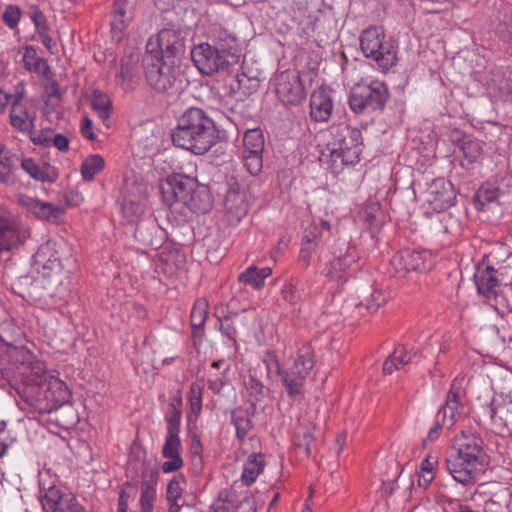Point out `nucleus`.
I'll return each instance as SVG.
<instances>
[{"label": "nucleus", "mask_w": 512, "mask_h": 512, "mask_svg": "<svg viewBox=\"0 0 512 512\" xmlns=\"http://www.w3.org/2000/svg\"><path fill=\"white\" fill-rule=\"evenodd\" d=\"M243 152H263L264 136L260 128L248 129L243 138Z\"/></svg>", "instance_id": "3c124183"}, {"label": "nucleus", "mask_w": 512, "mask_h": 512, "mask_svg": "<svg viewBox=\"0 0 512 512\" xmlns=\"http://www.w3.org/2000/svg\"><path fill=\"white\" fill-rule=\"evenodd\" d=\"M33 265L42 276L43 288L50 297L55 296L67 276L61 259L56 252L52 253L48 243L34 254Z\"/></svg>", "instance_id": "0eeeda50"}, {"label": "nucleus", "mask_w": 512, "mask_h": 512, "mask_svg": "<svg viewBox=\"0 0 512 512\" xmlns=\"http://www.w3.org/2000/svg\"><path fill=\"white\" fill-rule=\"evenodd\" d=\"M496 274L505 285L512 284V261L507 259L498 268H495Z\"/></svg>", "instance_id": "774afa93"}, {"label": "nucleus", "mask_w": 512, "mask_h": 512, "mask_svg": "<svg viewBox=\"0 0 512 512\" xmlns=\"http://www.w3.org/2000/svg\"><path fill=\"white\" fill-rule=\"evenodd\" d=\"M105 167V161L98 154H91L81 164V175L84 180L92 181L95 175L100 173Z\"/></svg>", "instance_id": "8fccbe9b"}, {"label": "nucleus", "mask_w": 512, "mask_h": 512, "mask_svg": "<svg viewBox=\"0 0 512 512\" xmlns=\"http://www.w3.org/2000/svg\"><path fill=\"white\" fill-rule=\"evenodd\" d=\"M182 417V398L176 395L171 398L167 412L165 414V421L167 423V431L180 432V423Z\"/></svg>", "instance_id": "de8ad7c7"}, {"label": "nucleus", "mask_w": 512, "mask_h": 512, "mask_svg": "<svg viewBox=\"0 0 512 512\" xmlns=\"http://www.w3.org/2000/svg\"><path fill=\"white\" fill-rule=\"evenodd\" d=\"M186 255L178 248H165L160 253V269L168 277H176L186 268Z\"/></svg>", "instance_id": "cd10ccee"}, {"label": "nucleus", "mask_w": 512, "mask_h": 512, "mask_svg": "<svg viewBox=\"0 0 512 512\" xmlns=\"http://www.w3.org/2000/svg\"><path fill=\"white\" fill-rule=\"evenodd\" d=\"M143 210V205L134 201H128V204L123 207L124 214L127 215L130 224L140 221L139 216L143 213Z\"/></svg>", "instance_id": "338daca9"}, {"label": "nucleus", "mask_w": 512, "mask_h": 512, "mask_svg": "<svg viewBox=\"0 0 512 512\" xmlns=\"http://www.w3.org/2000/svg\"><path fill=\"white\" fill-rule=\"evenodd\" d=\"M179 433L180 432L167 431L165 443L162 448V455L169 460L162 464L164 473L177 471L183 466V459L181 457L182 445Z\"/></svg>", "instance_id": "393cba45"}, {"label": "nucleus", "mask_w": 512, "mask_h": 512, "mask_svg": "<svg viewBox=\"0 0 512 512\" xmlns=\"http://www.w3.org/2000/svg\"><path fill=\"white\" fill-rule=\"evenodd\" d=\"M412 362V355L407 352L405 346L395 348L393 353L383 363V373L390 375Z\"/></svg>", "instance_id": "c03bdc74"}, {"label": "nucleus", "mask_w": 512, "mask_h": 512, "mask_svg": "<svg viewBox=\"0 0 512 512\" xmlns=\"http://www.w3.org/2000/svg\"><path fill=\"white\" fill-rule=\"evenodd\" d=\"M134 77L135 69L128 63L126 64L122 62L120 66V71L116 76V81L124 91H128L133 88Z\"/></svg>", "instance_id": "4d7b16f0"}, {"label": "nucleus", "mask_w": 512, "mask_h": 512, "mask_svg": "<svg viewBox=\"0 0 512 512\" xmlns=\"http://www.w3.org/2000/svg\"><path fill=\"white\" fill-rule=\"evenodd\" d=\"M491 422L498 430V434L505 435L512 432V409L508 406L491 407Z\"/></svg>", "instance_id": "a19ab883"}, {"label": "nucleus", "mask_w": 512, "mask_h": 512, "mask_svg": "<svg viewBox=\"0 0 512 512\" xmlns=\"http://www.w3.org/2000/svg\"><path fill=\"white\" fill-rule=\"evenodd\" d=\"M36 385H30L26 388V401L35 408L40 414L51 413L62 408L68 402L70 392L67 385L54 377L42 380Z\"/></svg>", "instance_id": "7ed1b4c3"}, {"label": "nucleus", "mask_w": 512, "mask_h": 512, "mask_svg": "<svg viewBox=\"0 0 512 512\" xmlns=\"http://www.w3.org/2000/svg\"><path fill=\"white\" fill-rule=\"evenodd\" d=\"M41 504L45 512H85L71 494H63L57 487H49L43 496Z\"/></svg>", "instance_id": "f3484780"}, {"label": "nucleus", "mask_w": 512, "mask_h": 512, "mask_svg": "<svg viewBox=\"0 0 512 512\" xmlns=\"http://www.w3.org/2000/svg\"><path fill=\"white\" fill-rule=\"evenodd\" d=\"M11 357L14 358L15 362L19 363L20 366L30 369L35 376H40L45 371L44 363L37 360L35 355L23 346L14 348L11 352Z\"/></svg>", "instance_id": "ea45409f"}, {"label": "nucleus", "mask_w": 512, "mask_h": 512, "mask_svg": "<svg viewBox=\"0 0 512 512\" xmlns=\"http://www.w3.org/2000/svg\"><path fill=\"white\" fill-rule=\"evenodd\" d=\"M474 282L479 295L488 300L497 297L501 280L497 276L494 266L483 263L478 265L474 274Z\"/></svg>", "instance_id": "4be33fe9"}, {"label": "nucleus", "mask_w": 512, "mask_h": 512, "mask_svg": "<svg viewBox=\"0 0 512 512\" xmlns=\"http://www.w3.org/2000/svg\"><path fill=\"white\" fill-rule=\"evenodd\" d=\"M330 236V226H305L301 245L319 250Z\"/></svg>", "instance_id": "58836bf2"}, {"label": "nucleus", "mask_w": 512, "mask_h": 512, "mask_svg": "<svg viewBox=\"0 0 512 512\" xmlns=\"http://www.w3.org/2000/svg\"><path fill=\"white\" fill-rule=\"evenodd\" d=\"M422 197L433 210L442 211L454 204L456 193L450 181L439 177L426 184Z\"/></svg>", "instance_id": "4468645a"}, {"label": "nucleus", "mask_w": 512, "mask_h": 512, "mask_svg": "<svg viewBox=\"0 0 512 512\" xmlns=\"http://www.w3.org/2000/svg\"><path fill=\"white\" fill-rule=\"evenodd\" d=\"M20 165L31 178L37 181L54 182L57 178L55 169L49 164H38L31 158H24Z\"/></svg>", "instance_id": "4c0bfd02"}, {"label": "nucleus", "mask_w": 512, "mask_h": 512, "mask_svg": "<svg viewBox=\"0 0 512 512\" xmlns=\"http://www.w3.org/2000/svg\"><path fill=\"white\" fill-rule=\"evenodd\" d=\"M388 41L381 27L370 26L365 29L360 36V47L366 57L374 55L377 49L381 48V44Z\"/></svg>", "instance_id": "e433bc0d"}, {"label": "nucleus", "mask_w": 512, "mask_h": 512, "mask_svg": "<svg viewBox=\"0 0 512 512\" xmlns=\"http://www.w3.org/2000/svg\"><path fill=\"white\" fill-rule=\"evenodd\" d=\"M446 466L453 479L465 486L476 482L478 471L483 467L458 454L447 459Z\"/></svg>", "instance_id": "6ab92c4d"}, {"label": "nucleus", "mask_w": 512, "mask_h": 512, "mask_svg": "<svg viewBox=\"0 0 512 512\" xmlns=\"http://www.w3.org/2000/svg\"><path fill=\"white\" fill-rule=\"evenodd\" d=\"M323 155L330 157L331 167L338 172L360 161L363 138L359 129L345 123L333 124L325 132Z\"/></svg>", "instance_id": "f03ea898"}, {"label": "nucleus", "mask_w": 512, "mask_h": 512, "mask_svg": "<svg viewBox=\"0 0 512 512\" xmlns=\"http://www.w3.org/2000/svg\"><path fill=\"white\" fill-rule=\"evenodd\" d=\"M299 427L295 433L294 445L299 456L310 457L315 448L318 424L312 417H301Z\"/></svg>", "instance_id": "412c9836"}, {"label": "nucleus", "mask_w": 512, "mask_h": 512, "mask_svg": "<svg viewBox=\"0 0 512 512\" xmlns=\"http://www.w3.org/2000/svg\"><path fill=\"white\" fill-rule=\"evenodd\" d=\"M264 465V456L262 454L252 453L249 455L247 461L244 464L242 481L247 486H250L255 482L258 475L263 471Z\"/></svg>", "instance_id": "37998d69"}, {"label": "nucleus", "mask_w": 512, "mask_h": 512, "mask_svg": "<svg viewBox=\"0 0 512 512\" xmlns=\"http://www.w3.org/2000/svg\"><path fill=\"white\" fill-rule=\"evenodd\" d=\"M21 63L25 70L38 75L40 78L50 77V65L46 59L38 56L36 48L32 45H26L24 47Z\"/></svg>", "instance_id": "c756f323"}, {"label": "nucleus", "mask_w": 512, "mask_h": 512, "mask_svg": "<svg viewBox=\"0 0 512 512\" xmlns=\"http://www.w3.org/2000/svg\"><path fill=\"white\" fill-rule=\"evenodd\" d=\"M23 226H0V253L11 251L23 243L29 237Z\"/></svg>", "instance_id": "f704fd0d"}, {"label": "nucleus", "mask_w": 512, "mask_h": 512, "mask_svg": "<svg viewBox=\"0 0 512 512\" xmlns=\"http://www.w3.org/2000/svg\"><path fill=\"white\" fill-rule=\"evenodd\" d=\"M134 238L142 245L160 248L168 237L163 226H135Z\"/></svg>", "instance_id": "7c9ffc66"}, {"label": "nucleus", "mask_w": 512, "mask_h": 512, "mask_svg": "<svg viewBox=\"0 0 512 512\" xmlns=\"http://www.w3.org/2000/svg\"><path fill=\"white\" fill-rule=\"evenodd\" d=\"M219 133L213 119L201 108L191 107L178 119L173 130V143L191 151L195 155H203L218 141Z\"/></svg>", "instance_id": "f257e3e1"}, {"label": "nucleus", "mask_w": 512, "mask_h": 512, "mask_svg": "<svg viewBox=\"0 0 512 512\" xmlns=\"http://www.w3.org/2000/svg\"><path fill=\"white\" fill-rule=\"evenodd\" d=\"M256 412V404L250 402L249 406L237 407L231 411V421L236 429V437L238 440L243 441L249 431L253 428L252 417Z\"/></svg>", "instance_id": "c85d7f7f"}, {"label": "nucleus", "mask_w": 512, "mask_h": 512, "mask_svg": "<svg viewBox=\"0 0 512 512\" xmlns=\"http://www.w3.org/2000/svg\"><path fill=\"white\" fill-rule=\"evenodd\" d=\"M22 16L21 8L18 5L9 4L2 14L3 22L10 29H16Z\"/></svg>", "instance_id": "052dcab7"}, {"label": "nucleus", "mask_w": 512, "mask_h": 512, "mask_svg": "<svg viewBox=\"0 0 512 512\" xmlns=\"http://www.w3.org/2000/svg\"><path fill=\"white\" fill-rule=\"evenodd\" d=\"M91 107L99 119L102 120L103 124L108 127L107 121L112 112V101L110 97L100 90H93L91 94Z\"/></svg>", "instance_id": "79ce46f5"}, {"label": "nucleus", "mask_w": 512, "mask_h": 512, "mask_svg": "<svg viewBox=\"0 0 512 512\" xmlns=\"http://www.w3.org/2000/svg\"><path fill=\"white\" fill-rule=\"evenodd\" d=\"M208 307L209 304L205 298L196 299L190 314V323L193 329L203 328L208 315Z\"/></svg>", "instance_id": "603ef678"}, {"label": "nucleus", "mask_w": 512, "mask_h": 512, "mask_svg": "<svg viewBox=\"0 0 512 512\" xmlns=\"http://www.w3.org/2000/svg\"><path fill=\"white\" fill-rule=\"evenodd\" d=\"M19 203L28 213L35 215L36 218L41 221L57 219L64 212L61 206H54L51 203L42 202L26 195L19 196Z\"/></svg>", "instance_id": "a878e982"}, {"label": "nucleus", "mask_w": 512, "mask_h": 512, "mask_svg": "<svg viewBox=\"0 0 512 512\" xmlns=\"http://www.w3.org/2000/svg\"><path fill=\"white\" fill-rule=\"evenodd\" d=\"M203 389V385L197 382H194L190 385L189 404L191 412L195 414L196 417L200 414L202 410Z\"/></svg>", "instance_id": "6e6d98bb"}, {"label": "nucleus", "mask_w": 512, "mask_h": 512, "mask_svg": "<svg viewBox=\"0 0 512 512\" xmlns=\"http://www.w3.org/2000/svg\"><path fill=\"white\" fill-rule=\"evenodd\" d=\"M499 96L503 101L512 102V68L503 72V77L498 84Z\"/></svg>", "instance_id": "bf43d9fd"}, {"label": "nucleus", "mask_w": 512, "mask_h": 512, "mask_svg": "<svg viewBox=\"0 0 512 512\" xmlns=\"http://www.w3.org/2000/svg\"><path fill=\"white\" fill-rule=\"evenodd\" d=\"M227 220L229 222H241L247 215V203L245 194L239 183L232 179L227 183V190L224 198Z\"/></svg>", "instance_id": "a211bd4d"}, {"label": "nucleus", "mask_w": 512, "mask_h": 512, "mask_svg": "<svg viewBox=\"0 0 512 512\" xmlns=\"http://www.w3.org/2000/svg\"><path fill=\"white\" fill-rule=\"evenodd\" d=\"M271 273L272 271L268 267L258 269L256 266H250L239 275L238 280L245 285L260 289L264 286V280L270 276Z\"/></svg>", "instance_id": "a18cd8bd"}, {"label": "nucleus", "mask_w": 512, "mask_h": 512, "mask_svg": "<svg viewBox=\"0 0 512 512\" xmlns=\"http://www.w3.org/2000/svg\"><path fill=\"white\" fill-rule=\"evenodd\" d=\"M505 194L506 191L497 180L484 182L475 193L477 209H482L487 204L499 201Z\"/></svg>", "instance_id": "72a5a7b5"}, {"label": "nucleus", "mask_w": 512, "mask_h": 512, "mask_svg": "<svg viewBox=\"0 0 512 512\" xmlns=\"http://www.w3.org/2000/svg\"><path fill=\"white\" fill-rule=\"evenodd\" d=\"M463 155L468 163L476 162L483 153L482 146L477 140H467L464 141L461 146Z\"/></svg>", "instance_id": "13d9d810"}, {"label": "nucleus", "mask_w": 512, "mask_h": 512, "mask_svg": "<svg viewBox=\"0 0 512 512\" xmlns=\"http://www.w3.org/2000/svg\"><path fill=\"white\" fill-rule=\"evenodd\" d=\"M333 259L320 270L329 281L346 282L348 277L358 269L359 255L354 246L342 241L333 251Z\"/></svg>", "instance_id": "1a4fd4ad"}, {"label": "nucleus", "mask_w": 512, "mask_h": 512, "mask_svg": "<svg viewBox=\"0 0 512 512\" xmlns=\"http://www.w3.org/2000/svg\"><path fill=\"white\" fill-rule=\"evenodd\" d=\"M262 154L263 152H251L250 150L248 152L242 153L244 166L247 169V171L253 176L258 175L262 171Z\"/></svg>", "instance_id": "5fc2aeb1"}, {"label": "nucleus", "mask_w": 512, "mask_h": 512, "mask_svg": "<svg viewBox=\"0 0 512 512\" xmlns=\"http://www.w3.org/2000/svg\"><path fill=\"white\" fill-rule=\"evenodd\" d=\"M194 236H203L204 246L217 250L230 244V226H188Z\"/></svg>", "instance_id": "5701e85b"}, {"label": "nucleus", "mask_w": 512, "mask_h": 512, "mask_svg": "<svg viewBox=\"0 0 512 512\" xmlns=\"http://www.w3.org/2000/svg\"><path fill=\"white\" fill-rule=\"evenodd\" d=\"M387 302V295L382 290L375 289L365 300V307L370 313L376 312Z\"/></svg>", "instance_id": "e2e57ef3"}, {"label": "nucleus", "mask_w": 512, "mask_h": 512, "mask_svg": "<svg viewBox=\"0 0 512 512\" xmlns=\"http://www.w3.org/2000/svg\"><path fill=\"white\" fill-rule=\"evenodd\" d=\"M9 120L10 125L23 134L31 132L35 127V114L29 112L24 104L12 103L9 112Z\"/></svg>", "instance_id": "2f4dec72"}, {"label": "nucleus", "mask_w": 512, "mask_h": 512, "mask_svg": "<svg viewBox=\"0 0 512 512\" xmlns=\"http://www.w3.org/2000/svg\"><path fill=\"white\" fill-rule=\"evenodd\" d=\"M314 357V349L311 344L304 343L298 348L292 365L287 369H282L277 357L271 354V358L276 364L277 374L281 377L282 385L290 397L303 394L306 378L315 364Z\"/></svg>", "instance_id": "39448f33"}, {"label": "nucleus", "mask_w": 512, "mask_h": 512, "mask_svg": "<svg viewBox=\"0 0 512 512\" xmlns=\"http://www.w3.org/2000/svg\"><path fill=\"white\" fill-rule=\"evenodd\" d=\"M512 494L505 488L492 494L483 504V512H505L511 502Z\"/></svg>", "instance_id": "09e8293b"}, {"label": "nucleus", "mask_w": 512, "mask_h": 512, "mask_svg": "<svg viewBox=\"0 0 512 512\" xmlns=\"http://www.w3.org/2000/svg\"><path fill=\"white\" fill-rule=\"evenodd\" d=\"M208 39L211 45L240 61L241 47L236 35L222 24H212L208 31Z\"/></svg>", "instance_id": "aec40b11"}, {"label": "nucleus", "mask_w": 512, "mask_h": 512, "mask_svg": "<svg viewBox=\"0 0 512 512\" xmlns=\"http://www.w3.org/2000/svg\"><path fill=\"white\" fill-rule=\"evenodd\" d=\"M195 187L194 179L183 174L169 175L159 184L162 201L170 207L186 205L192 199Z\"/></svg>", "instance_id": "9d476101"}, {"label": "nucleus", "mask_w": 512, "mask_h": 512, "mask_svg": "<svg viewBox=\"0 0 512 512\" xmlns=\"http://www.w3.org/2000/svg\"><path fill=\"white\" fill-rule=\"evenodd\" d=\"M453 446L457 451L456 454L461 457L468 458L481 466L485 465L486 453L480 436L462 431L459 435L455 436Z\"/></svg>", "instance_id": "dca6fc26"}, {"label": "nucleus", "mask_w": 512, "mask_h": 512, "mask_svg": "<svg viewBox=\"0 0 512 512\" xmlns=\"http://www.w3.org/2000/svg\"><path fill=\"white\" fill-rule=\"evenodd\" d=\"M398 47L392 40H388L381 44V48L377 49L374 55H367L366 58L372 59L382 72H387L398 61Z\"/></svg>", "instance_id": "473e14b6"}, {"label": "nucleus", "mask_w": 512, "mask_h": 512, "mask_svg": "<svg viewBox=\"0 0 512 512\" xmlns=\"http://www.w3.org/2000/svg\"><path fill=\"white\" fill-rule=\"evenodd\" d=\"M466 397L465 378L456 377L450 386L446 396L445 405L438 415L442 413V424L448 428L452 427L463 413V400Z\"/></svg>", "instance_id": "ddd939ff"}, {"label": "nucleus", "mask_w": 512, "mask_h": 512, "mask_svg": "<svg viewBox=\"0 0 512 512\" xmlns=\"http://www.w3.org/2000/svg\"><path fill=\"white\" fill-rule=\"evenodd\" d=\"M257 370L249 371L248 376L244 379L245 388L251 397L253 403L262 401L269 393V388L265 387L264 384L257 377Z\"/></svg>", "instance_id": "49530a36"}, {"label": "nucleus", "mask_w": 512, "mask_h": 512, "mask_svg": "<svg viewBox=\"0 0 512 512\" xmlns=\"http://www.w3.org/2000/svg\"><path fill=\"white\" fill-rule=\"evenodd\" d=\"M436 257L428 250L404 249L396 253L390 263L395 272L404 276L410 271L428 272L435 265Z\"/></svg>", "instance_id": "9b49d317"}, {"label": "nucleus", "mask_w": 512, "mask_h": 512, "mask_svg": "<svg viewBox=\"0 0 512 512\" xmlns=\"http://www.w3.org/2000/svg\"><path fill=\"white\" fill-rule=\"evenodd\" d=\"M333 111L331 91L324 86L319 87L310 97V117L315 122H327Z\"/></svg>", "instance_id": "b1692460"}, {"label": "nucleus", "mask_w": 512, "mask_h": 512, "mask_svg": "<svg viewBox=\"0 0 512 512\" xmlns=\"http://www.w3.org/2000/svg\"><path fill=\"white\" fill-rule=\"evenodd\" d=\"M355 221L366 224H373L374 222L385 224L387 222L381 204L373 199H369L360 205L355 215Z\"/></svg>", "instance_id": "c9c22d12"}, {"label": "nucleus", "mask_w": 512, "mask_h": 512, "mask_svg": "<svg viewBox=\"0 0 512 512\" xmlns=\"http://www.w3.org/2000/svg\"><path fill=\"white\" fill-rule=\"evenodd\" d=\"M53 131L51 129H43L39 131L31 130V132H26L25 134L29 135L30 140L34 145L45 146L48 147L51 145Z\"/></svg>", "instance_id": "69168bd1"}, {"label": "nucleus", "mask_w": 512, "mask_h": 512, "mask_svg": "<svg viewBox=\"0 0 512 512\" xmlns=\"http://www.w3.org/2000/svg\"><path fill=\"white\" fill-rule=\"evenodd\" d=\"M147 84L156 92H169L176 88L180 76L174 61L156 54L145 53L142 60Z\"/></svg>", "instance_id": "423d86ee"}, {"label": "nucleus", "mask_w": 512, "mask_h": 512, "mask_svg": "<svg viewBox=\"0 0 512 512\" xmlns=\"http://www.w3.org/2000/svg\"><path fill=\"white\" fill-rule=\"evenodd\" d=\"M141 511L152 512L156 498V485L159 479V471L156 468H145L141 472Z\"/></svg>", "instance_id": "bb28decb"}, {"label": "nucleus", "mask_w": 512, "mask_h": 512, "mask_svg": "<svg viewBox=\"0 0 512 512\" xmlns=\"http://www.w3.org/2000/svg\"><path fill=\"white\" fill-rule=\"evenodd\" d=\"M275 91L285 105H297L305 98L304 86L297 72H281L276 79Z\"/></svg>", "instance_id": "2eb2a0df"}, {"label": "nucleus", "mask_w": 512, "mask_h": 512, "mask_svg": "<svg viewBox=\"0 0 512 512\" xmlns=\"http://www.w3.org/2000/svg\"><path fill=\"white\" fill-rule=\"evenodd\" d=\"M191 58L203 75L211 76L217 72L229 69L239 63V60L217 49L210 43H200L191 50Z\"/></svg>", "instance_id": "6e6552de"}, {"label": "nucleus", "mask_w": 512, "mask_h": 512, "mask_svg": "<svg viewBox=\"0 0 512 512\" xmlns=\"http://www.w3.org/2000/svg\"><path fill=\"white\" fill-rule=\"evenodd\" d=\"M184 481V476L179 474L168 483L166 489V499L168 502H172L182 498L183 489L181 487V483H183Z\"/></svg>", "instance_id": "680f3d73"}, {"label": "nucleus", "mask_w": 512, "mask_h": 512, "mask_svg": "<svg viewBox=\"0 0 512 512\" xmlns=\"http://www.w3.org/2000/svg\"><path fill=\"white\" fill-rule=\"evenodd\" d=\"M185 50V39L180 30L167 28L151 36L146 44V52L170 59L182 54Z\"/></svg>", "instance_id": "f8f14e48"}, {"label": "nucleus", "mask_w": 512, "mask_h": 512, "mask_svg": "<svg viewBox=\"0 0 512 512\" xmlns=\"http://www.w3.org/2000/svg\"><path fill=\"white\" fill-rule=\"evenodd\" d=\"M387 85L371 77L356 83L350 91L349 107L357 115L383 110L389 99Z\"/></svg>", "instance_id": "20e7f679"}, {"label": "nucleus", "mask_w": 512, "mask_h": 512, "mask_svg": "<svg viewBox=\"0 0 512 512\" xmlns=\"http://www.w3.org/2000/svg\"><path fill=\"white\" fill-rule=\"evenodd\" d=\"M29 17L34 24L37 33L41 31L44 32V30H50L46 16L37 5H31L29 7Z\"/></svg>", "instance_id": "0e129e2a"}, {"label": "nucleus", "mask_w": 512, "mask_h": 512, "mask_svg": "<svg viewBox=\"0 0 512 512\" xmlns=\"http://www.w3.org/2000/svg\"><path fill=\"white\" fill-rule=\"evenodd\" d=\"M128 1L127 0H115L113 6V20L112 26L118 29H122L130 20L128 15Z\"/></svg>", "instance_id": "864d4df0"}]
</instances>
